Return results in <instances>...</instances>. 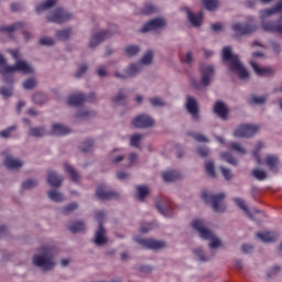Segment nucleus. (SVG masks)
Returning <instances> with one entry per match:
<instances>
[{
    "label": "nucleus",
    "instance_id": "864d4df0",
    "mask_svg": "<svg viewBox=\"0 0 282 282\" xmlns=\"http://www.w3.org/2000/svg\"><path fill=\"white\" fill-rule=\"evenodd\" d=\"M78 209V203H70L62 208L63 215H69Z\"/></svg>",
    "mask_w": 282,
    "mask_h": 282
},
{
    "label": "nucleus",
    "instance_id": "c756f323",
    "mask_svg": "<svg viewBox=\"0 0 282 282\" xmlns=\"http://www.w3.org/2000/svg\"><path fill=\"white\" fill-rule=\"evenodd\" d=\"M86 100L87 97L84 94H76L68 97V105H70V107H80V105H83Z\"/></svg>",
    "mask_w": 282,
    "mask_h": 282
},
{
    "label": "nucleus",
    "instance_id": "c85d7f7f",
    "mask_svg": "<svg viewBox=\"0 0 282 282\" xmlns=\"http://www.w3.org/2000/svg\"><path fill=\"white\" fill-rule=\"evenodd\" d=\"M265 164H267L269 171L276 173V171H279V156L268 154L265 156Z\"/></svg>",
    "mask_w": 282,
    "mask_h": 282
},
{
    "label": "nucleus",
    "instance_id": "ddd939ff",
    "mask_svg": "<svg viewBox=\"0 0 282 282\" xmlns=\"http://www.w3.org/2000/svg\"><path fill=\"white\" fill-rule=\"evenodd\" d=\"M96 195L98 199L104 200L120 199V193L110 189L107 185H99L96 189Z\"/></svg>",
    "mask_w": 282,
    "mask_h": 282
},
{
    "label": "nucleus",
    "instance_id": "37998d69",
    "mask_svg": "<svg viewBox=\"0 0 282 282\" xmlns=\"http://www.w3.org/2000/svg\"><path fill=\"white\" fill-rule=\"evenodd\" d=\"M149 195V187L147 186H137V198L139 202H144V197Z\"/></svg>",
    "mask_w": 282,
    "mask_h": 282
},
{
    "label": "nucleus",
    "instance_id": "4468645a",
    "mask_svg": "<svg viewBox=\"0 0 282 282\" xmlns=\"http://www.w3.org/2000/svg\"><path fill=\"white\" fill-rule=\"evenodd\" d=\"M113 35V32L111 30H102L95 33L89 42V47L94 50L95 47H98L102 41H107V39H111Z\"/></svg>",
    "mask_w": 282,
    "mask_h": 282
},
{
    "label": "nucleus",
    "instance_id": "6e6552de",
    "mask_svg": "<svg viewBox=\"0 0 282 282\" xmlns=\"http://www.w3.org/2000/svg\"><path fill=\"white\" fill-rule=\"evenodd\" d=\"M74 15L67 11H65L63 8H56L51 13L46 15V21L48 23H66V21H72Z\"/></svg>",
    "mask_w": 282,
    "mask_h": 282
},
{
    "label": "nucleus",
    "instance_id": "603ef678",
    "mask_svg": "<svg viewBox=\"0 0 282 282\" xmlns=\"http://www.w3.org/2000/svg\"><path fill=\"white\" fill-rule=\"evenodd\" d=\"M229 149L230 151H235L236 153H239V155H246L247 153L246 149L237 142L230 143Z\"/></svg>",
    "mask_w": 282,
    "mask_h": 282
},
{
    "label": "nucleus",
    "instance_id": "0e129e2a",
    "mask_svg": "<svg viewBox=\"0 0 282 282\" xmlns=\"http://www.w3.org/2000/svg\"><path fill=\"white\" fill-rule=\"evenodd\" d=\"M197 153L200 158H208V155H210V150L207 147H199Z\"/></svg>",
    "mask_w": 282,
    "mask_h": 282
},
{
    "label": "nucleus",
    "instance_id": "b1692460",
    "mask_svg": "<svg viewBox=\"0 0 282 282\" xmlns=\"http://www.w3.org/2000/svg\"><path fill=\"white\" fill-rule=\"evenodd\" d=\"M28 135L30 138H45V135H50V132L45 129V126H39V127H29Z\"/></svg>",
    "mask_w": 282,
    "mask_h": 282
},
{
    "label": "nucleus",
    "instance_id": "a18cd8bd",
    "mask_svg": "<svg viewBox=\"0 0 282 282\" xmlns=\"http://www.w3.org/2000/svg\"><path fill=\"white\" fill-rule=\"evenodd\" d=\"M202 2L209 12L217 10V7L219 6V0H202Z\"/></svg>",
    "mask_w": 282,
    "mask_h": 282
},
{
    "label": "nucleus",
    "instance_id": "79ce46f5",
    "mask_svg": "<svg viewBox=\"0 0 282 282\" xmlns=\"http://www.w3.org/2000/svg\"><path fill=\"white\" fill-rule=\"evenodd\" d=\"M118 149H115L111 151V153L109 154V158H110V162L112 164H120V162H122V160H124V155L122 154H116L118 153Z\"/></svg>",
    "mask_w": 282,
    "mask_h": 282
},
{
    "label": "nucleus",
    "instance_id": "49530a36",
    "mask_svg": "<svg viewBox=\"0 0 282 282\" xmlns=\"http://www.w3.org/2000/svg\"><path fill=\"white\" fill-rule=\"evenodd\" d=\"M12 94H14V88L12 85L0 87V95L2 98H10L12 97Z\"/></svg>",
    "mask_w": 282,
    "mask_h": 282
},
{
    "label": "nucleus",
    "instance_id": "e433bc0d",
    "mask_svg": "<svg viewBox=\"0 0 282 282\" xmlns=\"http://www.w3.org/2000/svg\"><path fill=\"white\" fill-rule=\"evenodd\" d=\"M47 197L51 199V202H65V196H63V193L58 192L57 189L48 191Z\"/></svg>",
    "mask_w": 282,
    "mask_h": 282
},
{
    "label": "nucleus",
    "instance_id": "8fccbe9b",
    "mask_svg": "<svg viewBox=\"0 0 282 282\" xmlns=\"http://www.w3.org/2000/svg\"><path fill=\"white\" fill-rule=\"evenodd\" d=\"M220 158L228 164H231L232 166H237V160L229 152H221Z\"/></svg>",
    "mask_w": 282,
    "mask_h": 282
},
{
    "label": "nucleus",
    "instance_id": "9d476101",
    "mask_svg": "<svg viewBox=\"0 0 282 282\" xmlns=\"http://www.w3.org/2000/svg\"><path fill=\"white\" fill-rule=\"evenodd\" d=\"M259 127L256 124H240L234 131V138H252L257 134Z\"/></svg>",
    "mask_w": 282,
    "mask_h": 282
},
{
    "label": "nucleus",
    "instance_id": "6ab92c4d",
    "mask_svg": "<svg viewBox=\"0 0 282 282\" xmlns=\"http://www.w3.org/2000/svg\"><path fill=\"white\" fill-rule=\"evenodd\" d=\"M63 175H58L56 172L48 170L46 182L50 186H53V188H59V186L63 185Z\"/></svg>",
    "mask_w": 282,
    "mask_h": 282
},
{
    "label": "nucleus",
    "instance_id": "a878e982",
    "mask_svg": "<svg viewBox=\"0 0 282 282\" xmlns=\"http://www.w3.org/2000/svg\"><path fill=\"white\" fill-rule=\"evenodd\" d=\"M282 12V0H280L273 8L264 9L260 11V19H267V17H272V14H279Z\"/></svg>",
    "mask_w": 282,
    "mask_h": 282
},
{
    "label": "nucleus",
    "instance_id": "de8ad7c7",
    "mask_svg": "<svg viewBox=\"0 0 282 282\" xmlns=\"http://www.w3.org/2000/svg\"><path fill=\"white\" fill-rule=\"evenodd\" d=\"M56 36L59 39V41H67L69 36H72V29H63L59 31H56Z\"/></svg>",
    "mask_w": 282,
    "mask_h": 282
},
{
    "label": "nucleus",
    "instance_id": "4c0bfd02",
    "mask_svg": "<svg viewBox=\"0 0 282 282\" xmlns=\"http://www.w3.org/2000/svg\"><path fill=\"white\" fill-rule=\"evenodd\" d=\"M267 100H268V95H264V96L251 95L248 99V102L249 105H265Z\"/></svg>",
    "mask_w": 282,
    "mask_h": 282
},
{
    "label": "nucleus",
    "instance_id": "f704fd0d",
    "mask_svg": "<svg viewBox=\"0 0 282 282\" xmlns=\"http://www.w3.org/2000/svg\"><path fill=\"white\" fill-rule=\"evenodd\" d=\"M232 200L235 202L236 206L240 208V210H243V213L248 215L249 218L254 219V217L252 216V213L250 212V209H248V205H246V200H243V198L235 197Z\"/></svg>",
    "mask_w": 282,
    "mask_h": 282
},
{
    "label": "nucleus",
    "instance_id": "aec40b11",
    "mask_svg": "<svg viewBox=\"0 0 282 282\" xmlns=\"http://www.w3.org/2000/svg\"><path fill=\"white\" fill-rule=\"evenodd\" d=\"M155 208L159 210L161 215L164 217H173V205L162 199L155 203Z\"/></svg>",
    "mask_w": 282,
    "mask_h": 282
},
{
    "label": "nucleus",
    "instance_id": "412c9836",
    "mask_svg": "<svg viewBox=\"0 0 282 282\" xmlns=\"http://www.w3.org/2000/svg\"><path fill=\"white\" fill-rule=\"evenodd\" d=\"M129 98V91L124 88L119 89L118 94L111 98L112 105L116 107L127 105V99Z\"/></svg>",
    "mask_w": 282,
    "mask_h": 282
},
{
    "label": "nucleus",
    "instance_id": "13d9d810",
    "mask_svg": "<svg viewBox=\"0 0 282 282\" xmlns=\"http://www.w3.org/2000/svg\"><path fill=\"white\" fill-rule=\"evenodd\" d=\"M140 142H142V134H133L130 138V145L134 149H140Z\"/></svg>",
    "mask_w": 282,
    "mask_h": 282
},
{
    "label": "nucleus",
    "instance_id": "7c9ffc66",
    "mask_svg": "<svg viewBox=\"0 0 282 282\" xmlns=\"http://www.w3.org/2000/svg\"><path fill=\"white\" fill-rule=\"evenodd\" d=\"M143 66L142 63H133L130 64L127 68L126 72L129 76V78H134V76H138V74H140V72H142Z\"/></svg>",
    "mask_w": 282,
    "mask_h": 282
},
{
    "label": "nucleus",
    "instance_id": "423d86ee",
    "mask_svg": "<svg viewBox=\"0 0 282 282\" xmlns=\"http://www.w3.org/2000/svg\"><path fill=\"white\" fill-rule=\"evenodd\" d=\"M14 72H22V74H34V68L25 61H18L13 66L4 65L0 69V74L6 76V74H14Z\"/></svg>",
    "mask_w": 282,
    "mask_h": 282
},
{
    "label": "nucleus",
    "instance_id": "052dcab7",
    "mask_svg": "<svg viewBox=\"0 0 282 282\" xmlns=\"http://www.w3.org/2000/svg\"><path fill=\"white\" fill-rule=\"evenodd\" d=\"M17 129V126H11L7 128L6 130L0 131V138H12V133H14V130Z\"/></svg>",
    "mask_w": 282,
    "mask_h": 282
},
{
    "label": "nucleus",
    "instance_id": "393cba45",
    "mask_svg": "<svg viewBox=\"0 0 282 282\" xmlns=\"http://www.w3.org/2000/svg\"><path fill=\"white\" fill-rule=\"evenodd\" d=\"M193 254H195L197 261H200L202 263H206L215 257V253L207 254L202 247H196L193 249Z\"/></svg>",
    "mask_w": 282,
    "mask_h": 282
},
{
    "label": "nucleus",
    "instance_id": "a19ab883",
    "mask_svg": "<svg viewBox=\"0 0 282 282\" xmlns=\"http://www.w3.org/2000/svg\"><path fill=\"white\" fill-rule=\"evenodd\" d=\"M39 186V181L36 178H29L22 183V188L24 191H32V188H36Z\"/></svg>",
    "mask_w": 282,
    "mask_h": 282
},
{
    "label": "nucleus",
    "instance_id": "680f3d73",
    "mask_svg": "<svg viewBox=\"0 0 282 282\" xmlns=\"http://www.w3.org/2000/svg\"><path fill=\"white\" fill-rule=\"evenodd\" d=\"M206 173L210 175V177H216L215 173V163L213 161H208L205 163Z\"/></svg>",
    "mask_w": 282,
    "mask_h": 282
},
{
    "label": "nucleus",
    "instance_id": "ea45409f",
    "mask_svg": "<svg viewBox=\"0 0 282 282\" xmlns=\"http://www.w3.org/2000/svg\"><path fill=\"white\" fill-rule=\"evenodd\" d=\"M82 153H91L94 151V140L87 139L79 147Z\"/></svg>",
    "mask_w": 282,
    "mask_h": 282
},
{
    "label": "nucleus",
    "instance_id": "0eeeda50",
    "mask_svg": "<svg viewBox=\"0 0 282 282\" xmlns=\"http://www.w3.org/2000/svg\"><path fill=\"white\" fill-rule=\"evenodd\" d=\"M231 30L235 39H241V36H250L257 32V24L236 22L231 25Z\"/></svg>",
    "mask_w": 282,
    "mask_h": 282
},
{
    "label": "nucleus",
    "instance_id": "72a5a7b5",
    "mask_svg": "<svg viewBox=\"0 0 282 282\" xmlns=\"http://www.w3.org/2000/svg\"><path fill=\"white\" fill-rule=\"evenodd\" d=\"M256 237L260 239V241H263V243H272L273 241H276V236L274 234L267 231V232H258L256 234Z\"/></svg>",
    "mask_w": 282,
    "mask_h": 282
},
{
    "label": "nucleus",
    "instance_id": "1a4fd4ad",
    "mask_svg": "<svg viewBox=\"0 0 282 282\" xmlns=\"http://www.w3.org/2000/svg\"><path fill=\"white\" fill-rule=\"evenodd\" d=\"M185 109L189 113L193 122H199L202 115L199 113V104L194 97L187 96L185 101Z\"/></svg>",
    "mask_w": 282,
    "mask_h": 282
},
{
    "label": "nucleus",
    "instance_id": "2eb2a0df",
    "mask_svg": "<svg viewBox=\"0 0 282 282\" xmlns=\"http://www.w3.org/2000/svg\"><path fill=\"white\" fill-rule=\"evenodd\" d=\"M93 243L98 247L107 246V243H109V238H107V229H105L102 225H98L93 238Z\"/></svg>",
    "mask_w": 282,
    "mask_h": 282
},
{
    "label": "nucleus",
    "instance_id": "bb28decb",
    "mask_svg": "<svg viewBox=\"0 0 282 282\" xmlns=\"http://www.w3.org/2000/svg\"><path fill=\"white\" fill-rule=\"evenodd\" d=\"M72 130L65 127L63 123H53L51 127V135H67Z\"/></svg>",
    "mask_w": 282,
    "mask_h": 282
},
{
    "label": "nucleus",
    "instance_id": "6e6d98bb",
    "mask_svg": "<svg viewBox=\"0 0 282 282\" xmlns=\"http://www.w3.org/2000/svg\"><path fill=\"white\" fill-rule=\"evenodd\" d=\"M139 63H141V65H151V63H153V52L148 51L145 54H143Z\"/></svg>",
    "mask_w": 282,
    "mask_h": 282
},
{
    "label": "nucleus",
    "instance_id": "4be33fe9",
    "mask_svg": "<svg viewBox=\"0 0 282 282\" xmlns=\"http://www.w3.org/2000/svg\"><path fill=\"white\" fill-rule=\"evenodd\" d=\"M183 10L186 12L187 19L194 28H199V25H202V19L204 17L202 12L193 13L188 7H184Z\"/></svg>",
    "mask_w": 282,
    "mask_h": 282
},
{
    "label": "nucleus",
    "instance_id": "473e14b6",
    "mask_svg": "<svg viewBox=\"0 0 282 282\" xmlns=\"http://www.w3.org/2000/svg\"><path fill=\"white\" fill-rule=\"evenodd\" d=\"M58 3V0H46L45 2H42L35 7V11L37 14H41L42 12H45V10H51V8H54Z\"/></svg>",
    "mask_w": 282,
    "mask_h": 282
},
{
    "label": "nucleus",
    "instance_id": "a211bd4d",
    "mask_svg": "<svg viewBox=\"0 0 282 282\" xmlns=\"http://www.w3.org/2000/svg\"><path fill=\"white\" fill-rule=\"evenodd\" d=\"M3 155H4L3 164L7 169L14 171V170L21 169L23 166V161L14 158L8 153H3Z\"/></svg>",
    "mask_w": 282,
    "mask_h": 282
},
{
    "label": "nucleus",
    "instance_id": "c9c22d12",
    "mask_svg": "<svg viewBox=\"0 0 282 282\" xmlns=\"http://www.w3.org/2000/svg\"><path fill=\"white\" fill-rule=\"evenodd\" d=\"M21 28H25L24 22H17L9 26H0V32H7V34H12V32H15V30H21Z\"/></svg>",
    "mask_w": 282,
    "mask_h": 282
},
{
    "label": "nucleus",
    "instance_id": "58836bf2",
    "mask_svg": "<svg viewBox=\"0 0 282 282\" xmlns=\"http://www.w3.org/2000/svg\"><path fill=\"white\" fill-rule=\"evenodd\" d=\"M85 224L82 220H77L68 227V230H70L73 235H76V232H85Z\"/></svg>",
    "mask_w": 282,
    "mask_h": 282
},
{
    "label": "nucleus",
    "instance_id": "c03bdc74",
    "mask_svg": "<svg viewBox=\"0 0 282 282\" xmlns=\"http://www.w3.org/2000/svg\"><path fill=\"white\" fill-rule=\"evenodd\" d=\"M64 171L68 173V175L72 177L73 182H78V172L72 167V165L65 163L64 164Z\"/></svg>",
    "mask_w": 282,
    "mask_h": 282
},
{
    "label": "nucleus",
    "instance_id": "69168bd1",
    "mask_svg": "<svg viewBox=\"0 0 282 282\" xmlns=\"http://www.w3.org/2000/svg\"><path fill=\"white\" fill-rule=\"evenodd\" d=\"M45 100V95H43L42 93H36L33 96V102H35L36 105H43Z\"/></svg>",
    "mask_w": 282,
    "mask_h": 282
},
{
    "label": "nucleus",
    "instance_id": "39448f33",
    "mask_svg": "<svg viewBox=\"0 0 282 282\" xmlns=\"http://www.w3.org/2000/svg\"><path fill=\"white\" fill-rule=\"evenodd\" d=\"M200 84L197 79L192 78L191 84L194 87V89H202L203 87H208L210 83L213 82V78L215 76V66L210 64H202L200 65Z\"/></svg>",
    "mask_w": 282,
    "mask_h": 282
},
{
    "label": "nucleus",
    "instance_id": "20e7f679",
    "mask_svg": "<svg viewBox=\"0 0 282 282\" xmlns=\"http://www.w3.org/2000/svg\"><path fill=\"white\" fill-rule=\"evenodd\" d=\"M202 198L204 199L205 204H210L214 213H226V199L225 193L214 194L208 191H204L202 193Z\"/></svg>",
    "mask_w": 282,
    "mask_h": 282
},
{
    "label": "nucleus",
    "instance_id": "774afa93",
    "mask_svg": "<svg viewBox=\"0 0 282 282\" xmlns=\"http://www.w3.org/2000/svg\"><path fill=\"white\" fill-rule=\"evenodd\" d=\"M220 171L225 180L230 181L232 178V173L230 172V169L220 166Z\"/></svg>",
    "mask_w": 282,
    "mask_h": 282
},
{
    "label": "nucleus",
    "instance_id": "7ed1b4c3",
    "mask_svg": "<svg viewBox=\"0 0 282 282\" xmlns=\"http://www.w3.org/2000/svg\"><path fill=\"white\" fill-rule=\"evenodd\" d=\"M192 228H194V230H197L200 239H206L210 241L209 248H212V250L219 248V246H221V241L219 240V238H217V236H215V234L210 229L206 228V223H204V220H194L192 223Z\"/></svg>",
    "mask_w": 282,
    "mask_h": 282
},
{
    "label": "nucleus",
    "instance_id": "cd10ccee",
    "mask_svg": "<svg viewBox=\"0 0 282 282\" xmlns=\"http://www.w3.org/2000/svg\"><path fill=\"white\" fill-rule=\"evenodd\" d=\"M250 65L258 76H272L274 74V69L271 67H260L256 62H250Z\"/></svg>",
    "mask_w": 282,
    "mask_h": 282
},
{
    "label": "nucleus",
    "instance_id": "dca6fc26",
    "mask_svg": "<svg viewBox=\"0 0 282 282\" xmlns=\"http://www.w3.org/2000/svg\"><path fill=\"white\" fill-rule=\"evenodd\" d=\"M261 28L264 32H276L282 34V17L276 21H262Z\"/></svg>",
    "mask_w": 282,
    "mask_h": 282
},
{
    "label": "nucleus",
    "instance_id": "f8f14e48",
    "mask_svg": "<svg viewBox=\"0 0 282 282\" xmlns=\"http://www.w3.org/2000/svg\"><path fill=\"white\" fill-rule=\"evenodd\" d=\"M134 241L147 250H162V248H166V242L162 240L134 238Z\"/></svg>",
    "mask_w": 282,
    "mask_h": 282
},
{
    "label": "nucleus",
    "instance_id": "338daca9",
    "mask_svg": "<svg viewBox=\"0 0 282 282\" xmlns=\"http://www.w3.org/2000/svg\"><path fill=\"white\" fill-rule=\"evenodd\" d=\"M85 72H87V64H82L78 67L77 72L75 74V77L76 78H83V76L85 75Z\"/></svg>",
    "mask_w": 282,
    "mask_h": 282
},
{
    "label": "nucleus",
    "instance_id": "5fc2aeb1",
    "mask_svg": "<svg viewBox=\"0 0 282 282\" xmlns=\"http://www.w3.org/2000/svg\"><path fill=\"white\" fill-rule=\"evenodd\" d=\"M124 52L127 56H138V54H140V46L138 45L127 46Z\"/></svg>",
    "mask_w": 282,
    "mask_h": 282
},
{
    "label": "nucleus",
    "instance_id": "5701e85b",
    "mask_svg": "<svg viewBox=\"0 0 282 282\" xmlns=\"http://www.w3.org/2000/svg\"><path fill=\"white\" fill-rule=\"evenodd\" d=\"M214 113L219 117L221 120H227L228 118V106L224 101H216L214 105Z\"/></svg>",
    "mask_w": 282,
    "mask_h": 282
},
{
    "label": "nucleus",
    "instance_id": "9b49d317",
    "mask_svg": "<svg viewBox=\"0 0 282 282\" xmlns=\"http://www.w3.org/2000/svg\"><path fill=\"white\" fill-rule=\"evenodd\" d=\"M132 127H135V129H151L155 127V119L147 113L139 115L132 120Z\"/></svg>",
    "mask_w": 282,
    "mask_h": 282
},
{
    "label": "nucleus",
    "instance_id": "3c124183",
    "mask_svg": "<svg viewBox=\"0 0 282 282\" xmlns=\"http://www.w3.org/2000/svg\"><path fill=\"white\" fill-rule=\"evenodd\" d=\"M251 175L258 180L259 182H263V180H268V174L263 170H252Z\"/></svg>",
    "mask_w": 282,
    "mask_h": 282
},
{
    "label": "nucleus",
    "instance_id": "2f4dec72",
    "mask_svg": "<svg viewBox=\"0 0 282 282\" xmlns=\"http://www.w3.org/2000/svg\"><path fill=\"white\" fill-rule=\"evenodd\" d=\"M162 177L164 182H177L182 177V174L177 171L169 170L162 173Z\"/></svg>",
    "mask_w": 282,
    "mask_h": 282
},
{
    "label": "nucleus",
    "instance_id": "e2e57ef3",
    "mask_svg": "<svg viewBox=\"0 0 282 282\" xmlns=\"http://www.w3.org/2000/svg\"><path fill=\"white\" fill-rule=\"evenodd\" d=\"M155 11V6H153L152 3H147L142 9V14H153V12Z\"/></svg>",
    "mask_w": 282,
    "mask_h": 282
},
{
    "label": "nucleus",
    "instance_id": "f257e3e1",
    "mask_svg": "<svg viewBox=\"0 0 282 282\" xmlns=\"http://www.w3.org/2000/svg\"><path fill=\"white\" fill-rule=\"evenodd\" d=\"M223 63H228L229 69L234 74H237L240 80H248L250 77V74L239 61V56L232 54V48H230V46H225L223 48Z\"/></svg>",
    "mask_w": 282,
    "mask_h": 282
},
{
    "label": "nucleus",
    "instance_id": "09e8293b",
    "mask_svg": "<svg viewBox=\"0 0 282 282\" xmlns=\"http://www.w3.org/2000/svg\"><path fill=\"white\" fill-rule=\"evenodd\" d=\"M36 85H39V82H36V78L30 77L23 82L22 87L26 90H30V89H34Z\"/></svg>",
    "mask_w": 282,
    "mask_h": 282
},
{
    "label": "nucleus",
    "instance_id": "f3484780",
    "mask_svg": "<svg viewBox=\"0 0 282 282\" xmlns=\"http://www.w3.org/2000/svg\"><path fill=\"white\" fill-rule=\"evenodd\" d=\"M164 25H166V21H164V19L155 18L147 22L141 29V32H153V30H160V28H164Z\"/></svg>",
    "mask_w": 282,
    "mask_h": 282
},
{
    "label": "nucleus",
    "instance_id": "f03ea898",
    "mask_svg": "<svg viewBox=\"0 0 282 282\" xmlns=\"http://www.w3.org/2000/svg\"><path fill=\"white\" fill-rule=\"evenodd\" d=\"M32 263L35 268H41L42 272H52L56 268L54 251L50 247H41L39 253L33 256Z\"/></svg>",
    "mask_w": 282,
    "mask_h": 282
},
{
    "label": "nucleus",
    "instance_id": "4d7b16f0",
    "mask_svg": "<svg viewBox=\"0 0 282 282\" xmlns=\"http://www.w3.org/2000/svg\"><path fill=\"white\" fill-rule=\"evenodd\" d=\"M149 101L152 107H166V101L161 97H152Z\"/></svg>",
    "mask_w": 282,
    "mask_h": 282
},
{
    "label": "nucleus",
    "instance_id": "bf43d9fd",
    "mask_svg": "<svg viewBox=\"0 0 282 282\" xmlns=\"http://www.w3.org/2000/svg\"><path fill=\"white\" fill-rule=\"evenodd\" d=\"M96 116V111L94 110H79L76 113V118H94Z\"/></svg>",
    "mask_w": 282,
    "mask_h": 282
}]
</instances>
